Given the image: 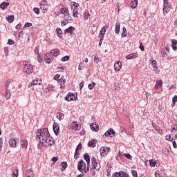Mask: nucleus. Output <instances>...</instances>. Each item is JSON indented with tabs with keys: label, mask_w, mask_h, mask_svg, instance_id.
<instances>
[{
	"label": "nucleus",
	"mask_w": 177,
	"mask_h": 177,
	"mask_svg": "<svg viewBox=\"0 0 177 177\" xmlns=\"http://www.w3.org/2000/svg\"><path fill=\"white\" fill-rule=\"evenodd\" d=\"M121 37L122 38H125V37H127V32H122Z\"/></svg>",
	"instance_id": "obj_63"
},
{
	"label": "nucleus",
	"mask_w": 177,
	"mask_h": 177,
	"mask_svg": "<svg viewBox=\"0 0 177 177\" xmlns=\"http://www.w3.org/2000/svg\"><path fill=\"white\" fill-rule=\"evenodd\" d=\"M24 71L26 74H32V72L34 71V68L32 67V65L30 64V62L27 61L24 62Z\"/></svg>",
	"instance_id": "obj_3"
},
{
	"label": "nucleus",
	"mask_w": 177,
	"mask_h": 177,
	"mask_svg": "<svg viewBox=\"0 0 177 177\" xmlns=\"http://www.w3.org/2000/svg\"><path fill=\"white\" fill-rule=\"evenodd\" d=\"M19 176V170L15 169L12 172V177H17Z\"/></svg>",
	"instance_id": "obj_41"
},
{
	"label": "nucleus",
	"mask_w": 177,
	"mask_h": 177,
	"mask_svg": "<svg viewBox=\"0 0 177 177\" xmlns=\"http://www.w3.org/2000/svg\"><path fill=\"white\" fill-rule=\"evenodd\" d=\"M55 142L53 138L49 137L48 139L46 140V146H44L45 147H48V146H53L55 145Z\"/></svg>",
	"instance_id": "obj_13"
},
{
	"label": "nucleus",
	"mask_w": 177,
	"mask_h": 177,
	"mask_svg": "<svg viewBox=\"0 0 177 177\" xmlns=\"http://www.w3.org/2000/svg\"><path fill=\"white\" fill-rule=\"evenodd\" d=\"M110 150H111L110 147H102V148L100 149L101 157H106L108 153H110Z\"/></svg>",
	"instance_id": "obj_5"
},
{
	"label": "nucleus",
	"mask_w": 177,
	"mask_h": 177,
	"mask_svg": "<svg viewBox=\"0 0 177 177\" xmlns=\"http://www.w3.org/2000/svg\"><path fill=\"white\" fill-rule=\"evenodd\" d=\"M33 12H35V13H36V15H39V8H33Z\"/></svg>",
	"instance_id": "obj_53"
},
{
	"label": "nucleus",
	"mask_w": 177,
	"mask_h": 177,
	"mask_svg": "<svg viewBox=\"0 0 177 177\" xmlns=\"http://www.w3.org/2000/svg\"><path fill=\"white\" fill-rule=\"evenodd\" d=\"M161 86H162V81L161 80H158L155 85L156 89H158V88H161Z\"/></svg>",
	"instance_id": "obj_32"
},
{
	"label": "nucleus",
	"mask_w": 177,
	"mask_h": 177,
	"mask_svg": "<svg viewBox=\"0 0 177 177\" xmlns=\"http://www.w3.org/2000/svg\"><path fill=\"white\" fill-rule=\"evenodd\" d=\"M31 26H32V24L26 22L24 26V28H27V27H31Z\"/></svg>",
	"instance_id": "obj_49"
},
{
	"label": "nucleus",
	"mask_w": 177,
	"mask_h": 177,
	"mask_svg": "<svg viewBox=\"0 0 177 177\" xmlns=\"http://www.w3.org/2000/svg\"><path fill=\"white\" fill-rule=\"evenodd\" d=\"M50 55H52L53 56H54L55 57L59 56V54L60 53V51L59 50L58 48H55L53 50H52L50 52Z\"/></svg>",
	"instance_id": "obj_19"
},
{
	"label": "nucleus",
	"mask_w": 177,
	"mask_h": 177,
	"mask_svg": "<svg viewBox=\"0 0 177 177\" xmlns=\"http://www.w3.org/2000/svg\"><path fill=\"white\" fill-rule=\"evenodd\" d=\"M138 53H133L126 56V59L127 60H131L133 59H136L138 57Z\"/></svg>",
	"instance_id": "obj_15"
},
{
	"label": "nucleus",
	"mask_w": 177,
	"mask_h": 177,
	"mask_svg": "<svg viewBox=\"0 0 177 177\" xmlns=\"http://www.w3.org/2000/svg\"><path fill=\"white\" fill-rule=\"evenodd\" d=\"M85 174H86V173L83 171V172H82V174L77 175V177H84L85 176Z\"/></svg>",
	"instance_id": "obj_64"
},
{
	"label": "nucleus",
	"mask_w": 177,
	"mask_h": 177,
	"mask_svg": "<svg viewBox=\"0 0 177 177\" xmlns=\"http://www.w3.org/2000/svg\"><path fill=\"white\" fill-rule=\"evenodd\" d=\"M152 127L155 129V131H156V132H158L159 130L160 129V127L157 126L156 123H152Z\"/></svg>",
	"instance_id": "obj_40"
},
{
	"label": "nucleus",
	"mask_w": 177,
	"mask_h": 177,
	"mask_svg": "<svg viewBox=\"0 0 177 177\" xmlns=\"http://www.w3.org/2000/svg\"><path fill=\"white\" fill-rule=\"evenodd\" d=\"M55 32H57V36L59 37V38H63V31L62 30V28H57L55 30Z\"/></svg>",
	"instance_id": "obj_23"
},
{
	"label": "nucleus",
	"mask_w": 177,
	"mask_h": 177,
	"mask_svg": "<svg viewBox=\"0 0 177 177\" xmlns=\"http://www.w3.org/2000/svg\"><path fill=\"white\" fill-rule=\"evenodd\" d=\"M95 85H96V83H95V82H92V83L89 84L88 89H90V91H92V89H93V88H95Z\"/></svg>",
	"instance_id": "obj_42"
},
{
	"label": "nucleus",
	"mask_w": 177,
	"mask_h": 177,
	"mask_svg": "<svg viewBox=\"0 0 177 177\" xmlns=\"http://www.w3.org/2000/svg\"><path fill=\"white\" fill-rule=\"evenodd\" d=\"M97 143V140L93 139L92 141L88 142V147H95Z\"/></svg>",
	"instance_id": "obj_20"
},
{
	"label": "nucleus",
	"mask_w": 177,
	"mask_h": 177,
	"mask_svg": "<svg viewBox=\"0 0 177 177\" xmlns=\"http://www.w3.org/2000/svg\"><path fill=\"white\" fill-rule=\"evenodd\" d=\"M16 138H10L9 140V145L11 147H16Z\"/></svg>",
	"instance_id": "obj_21"
},
{
	"label": "nucleus",
	"mask_w": 177,
	"mask_h": 177,
	"mask_svg": "<svg viewBox=\"0 0 177 177\" xmlns=\"http://www.w3.org/2000/svg\"><path fill=\"white\" fill-rule=\"evenodd\" d=\"M78 156H80V152L78 151L75 150V154H74L75 160H77V158H78Z\"/></svg>",
	"instance_id": "obj_54"
},
{
	"label": "nucleus",
	"mask_w": 177,
	"mask_h": 177,
	"mask_svg": "<svg viewBox=\"0 0 177 177\" xmlns=\"http://www.w3.org/2000/svg\"><path fill=\"white\" fill-rule=\"evenodd\" d=\"M156 161H154L153 160H149V165L151 167H156Z\"/></svg>",
	"instance_id": "obj_46"
},
{
	"label": "nucleus",
	"mask_w": 177,
	"mask_h": 177,
	"mask_svg": "<svg viewBox=\"0 0 177 177\" xmlns=\"http://www.w3.org/2000/svg\"><path fill=\"white\" fill-rule=\"evenodd\" d=\"M26 175L27 177H34V171L29 169L27 170Z\"/></svg>",
	"instance_id": "obj_30"
},
{
	"label": "nucleus",
	"mask_w": 177,
	"mask_h": 177,
	"mask_svg": "<svg viewBox=\"0 0 177 177\" xmlns=\"http://www.w3.org/2000/svg\"><path fill=\"white\" fill-rule=\"evenodd\" d=\"M53 128L54 133L57 136V135H59V132L60 131V127H59V124L54 122Z\"/></svg>",
	"instance_id": "obj_12"
},
{
	"label": "nucleus",
	"mask_w": 177,
	"mask_h": 177,
	"mask_svg": "<svg viewBox=\"0 0 177 177\" xmlns=\"http://www.w3.org/2000/svg\"><path fill=\"white\" fill-rule=\"evenodd\" d=\"M81 64H82V62H80L79 64L78 70H80V71L84 70V66H82Z\"/></svg>",
	"instance_id": "obj_61"
},
{
	"label": "nucleus",
	"mask_w": 177,
	"mask_h": 177,
	"mask_svg": "<svg viewBox=\"0 0 177 177\" xmlns=\"http://www.w3.org/2000/svg\"><path fill=\"white\" fill-rule=\"evenodd\" d=\"M77 97H75V95L73 93H69L65 97V100L67 102H71V100H75Z\"/></svg>",
	"instance_id": "obj_7"
},
{
	"label": "nucleus",
	"mask_w": 177,
	"mask_h": 177,
	"mask_svg": "<svg viewBox=\"0 0 177 177\" xmlns=\"http://www.w3.org/2000/svg\"><path fill=\"white\" fill-rule=\"evenodd\" d=\"M108 28H109V25L108 26L106 25L103 26V28L100 31V35H99L100 38H102V39L104 38V35L106 34V30H107Z\"/></svg>",
	"instance_id": "obj_10"
},
{
	"label": "nucleus",
	"mask_w": 177,
	"mask_h": 177,
	"mask_svg": "<svg viewBox=\"0 0 177 177\" xmlns=\"http://www.w3.org/2000/svg\"><path fill=\"white\" fill-rule=\"evenodd\" d=\"M113 176L114 177H129V175L128 174L124 172V171H120V172H115L113 174Z\"/></svg>",
	"instance_id": "obj_9"
},
{
	"label": "nucleus",
	"mask_w": 177,
	"mask_h": 177,
	"mask_svg": "<svg viewBox=\"0 0 177 177\" xmlns=\"http://www.w3.org/2000/svg\"><path fill=\"white\" fill-rule=\"evenodd\" d=\"M72 129L74 131H78V129L80 127H81L80 124H78L77 122H73L71 124Z\"/></svg>",
	"instance_id": "obj_24"
},
{
	"label": "nucleus",
	"mask_w": 177,
	"mask_h": 177,
	"mask_svg": "<svg viewBox=\"0 0 177 177\" xmlns=\"http://www.w3.org/2000/svg\"><path fill=\"white\" fill-rule=\"evenodd\" d=\"M6 20L8 23H13L15 21V15H9L6 17Z\"/></svg>",
	"instance_id": "obj_31"
},
{
	"label": "nucleus",
	"mask_w": 177,
	"mask_h": 177,
	"mask_svg": "<svg viewBox=\"0 0 177 177\" xmlns=\"http://www.w3.org/2000/svg\"><path fill=\"white\" fill-rule=\"evenodd\" d=\"M122 66V64L121 62H115L114 64V68L115 71H120L121 70V67Z\"/></svg>",
	"instance_id": "obj_17"
},
{
	"label": "nucleus",
	"mask_w": 177,
	"mask_h": 177,
	"mask_svg": "<svg viewBox=\"0 0 177 177\" xmlns=\"http://www.w3.org/2000/svg\"><path fill=\"white\" fill-rule=\"evenodd\" d=\"M123 156L127 158V160H132V156L129 153H124Z\"/></svg>",
	"instance_id": "obj_45"
},
{
	"label": "nucleus",
	"mask_w": 177,
	"mask_h": 177,
	"mask_svg": "<svg viewBox=\"0 0 177 177\" xmlns=\"http://www.w3.org/2000/svg\"><path fill=\"white\" fill-rule=\"evenodd\" d=\"M48 4L47 5H44V6H40V9H41V10L43 11V13H45V12H46V10H48Z\"/></svg>",
	"instance_id": "obj_38"
},
{
	"label": "nucleus",
	"mask_w": 177,
	"mask_h": 177,
	"mask_svg": "<svg viewBox=\"0 0 177 177\" xmlns=\"http://www.w3.org/2000/svg\"><path fill=\"white\" fill-rule=\"evenodd\" d=\"M59 78H60V75L57 74L54 76V80H55V81H59Z\"/></svg>",
	"instance_id": "obj_60"
},
{
	"label": "nucleus",
	"mask_w": 177,
	"mask_h": 177,
	"mask_svg": "<svg viewBox=\"0 0 177 177\" xmlns=\"http://www.w3.org/2000/svg\"><path fill=\"white\" fill-rule=\"evenodd\" d=\"M91 16V15H89L88 12H86L84 13V20H88V19H89V17Z\"/></svg>",
	"instance_id": "obj_47"
},
{
	"label": "nucleus",
	"mask_w": 177,
	"mask_h": 177,
	"mask_svg": "<svg viewBox=\"0 0 177 177\" xmlns=\"http://www.w3.org/2000/svg\"><path fill=\"white\" fill-rule=\"evenodd\" d=\"M59 12L62 15H64V17H68L70 16V12L66 8H61Z\"/></svg>",
	"instance_id": "obj_11"
},
{
	"label": "nucleus",
	"mask_w": 177,
	"mask_h": 177,
	"mask_svg": "<svg viewBox=\"0 0 177 177\" xmlns=\"http://www.w3.org/2000/svg\"><path fill=\"white\" fill-rule=\"evenodd\" d=\"M45 5H48V1L46 0H43L40 3V7L44 6Z\"/></svg>",
	"instance_id": "obj_48"
},
{
	"label": "nucleus",
	"mask_w": 177,
	"mask_h": 177,
	"mask_svg": "<svg viewBox=\"0 0 177 177\" xmlns=\"http://www.w3.org/2000/svg\"><path fill=\"white\" fill-rule=\"evenodd\" d=\"M44 62L48 64L52 62V58L49 57V54L44 55Z\"/></svg>",
	"instance_id": "obj_28"
},
{
	"label": "nucleus",
	"mask_w": 177,
	"mask_h": 177,
	"mask_svg": "<svg viewBox=\"0 0 177 177\" xmlns=\"http://www.w3.org/2000/svg\"><path fill=\"white\" fill-rule=\"evenodd\" d=\"M75 28L73 27V26H70L69 28H66L64 30V34H69L70 35H71L73 37V35H74V34H75Z\"/></svg>",
	"instance_id": "obj_6"
},
{
	"label": "nucleus",
	"mask_w": 177,
	"mask_h": 177,
	"mask_svg": "<svg viewBox=\"0 0 177 177\" xmlns=\"http://www.w3.org/2000/svg\"><path fill=\"white\" fill-rule=\"evenodd\" d=\"M80 6V4L78 3L73 2V4L71 6V9L73 10H77V8Z\"/></svg>",
	"instance_id": "obj_36"
},
{
	"label": "nucleus",
	"mask_w": 177,
	"mask_h": 177,
	"mask_svg": "<svg viewBox=\"0 0 177 177\" xmlns=\"http://www.w3.org/2000/svg\"><path fill=\"white\" fill-rule=\"evenodd\" d=\"M171 48L174 50H176L177 49V41L176 39L171 40Z\"/></svg>",
	"instance_id": "obj_27"
},
{
	"label": "nucleus",
	"mask_w": 177,
	"mask_h": 177,
	"mask_svg": "<svg viewBox=\"0 0 177 177\" xmlns=\"http://www.w3.org/2000/svg\"><path fill=\"white\" fill-rule=\"evenodd\" d=\"M58 83L59 85H61V86H63V85L66 84V80L64 78H61L58 80Z\"/></svg>",
	"instance_id": "obj_35"
},
{
	"label": "nucleus",
	"mask_w": 177,
	"mask_h": 177,
	"mask_svg": "<svg viewBox=\"0 0 177 177\" xmlns=\"http://www.w3.org/2000/svg\"><path fill=\"white\" fill-rule=\"evenodd\" d=\"M94 169H96V171H99V169H100V163L97 162L96 158L92 156L91 168L90 169V171H93Z\"/></svg>",
	"instance_id": "obj_4"
},
{
	"label": "nucleus",
	"mask_w": 177,
	"mask_h": 177,
	"mask_svg": "<svg viewBox=\"0 0 177 177\" xmlns=\"http://www.w3.org/2000/svg\"><path fill=\"white\" fill-rule=\"evenodd\" d=\"M151 65L153 66V71H155V73H160V71L158 70V68L157 67V62L156 60H153L151 62Z\"/></svg>",
	"instance_id": "obj_18"
},
{
	"label": "nucleus",
	"mask_w": 177,
	"mask_h": 177,
	"mask_svg": "<svg viewBox=\"0 0 177 177\" xmlns=\"http://www.w3.org/2000/svg\"><path fill=\"white\" fill-rule=\"evenodd\" d=\"M38 134L36 135V139L39 140V144L37 145L38 149L41 150L44 146H46V140L50 136L49 134V130L48 128L39 129L37 130Z\"/></svg>",
	"instance_id": "obj_1"
},
{
	"label": "nucleus",
	"mask_w": 177,
	"mask_h": 177,
	"mask_svg": "<svg viewBox=\"0 0 177 177\" xmlns=\"http://www.w3.org/2000/svg\"><path fill=\"white\" fill-rule=\"evenodd\" d=\"M73 17H78V16L77 15H78V11H77V10L73 9Z\"/></svg>",
	"instance_id": "obj_50"
},
{
	"label": "nucleus",
	"mask_w": 177,
	"mask_h": 177,
	"mask_svg": "<svg viewBox=\"0 0 177 177\" xmlns=\"http://www.w3.org/2000/svg\"><path fill=\"white\" fill-rule=\"evenodd\" d=\"M161 55L162 57H168V53H167V51H165V50H162L161 51Z\"/></svg>",
	"instance_id": "obj_44"
},
{
	"label": "nucleus",
	"mask_w": 177,
	"mask_h": 177,
	"mask_svg": "<svg viewBox=\"0 0 177 177\" xmlns=\"http://www.w3.org/2000/svg\"><path fill=\"white\" fill-rule=\"evenodd\" d=\"M8 45H14L15 41H13L12 39H9L8 41Z\"/></svg>",
	"instance_id": "obj_57"
},
{
	"label": "nucleus",
	"mask_w": 177,
	"mask_h": 177,
	"mask_svg": "<svg viewBox=\"0 0 177 177\" xmlns=\"http://www.w3.org/2000/svg\"><path fill=\"white\" fill-rule=\"evenodd\" d=\"M131 174L133 177H138V172L136 171V170H132Z\"/></svg>",
	"instance_id": "obj_55"
},
{
	"label": "nucleus",
	"mask_w": 177,
	"mask_h": 177,
	"mask_svg": "<svg viewBox=\"0 0 177 177\" xmlns=\"http://www.w3.org/2000/svg\"><path fill=\"white\" fill-rule=\"evenodd\" d=\"M104 136L106 138H113L115 136V131L113 129H110L104 133Z\"/></svg>",
	"instance_id": "obj_8"
},
{
	"label": "nucleus",
	"mask_w": 177,
	"mask_h": 177,
	"mask_svg": "<svg viewBox=\"0 0 177 177\" xmlns=\"http://www.w3.org/2000/svg\"><path fill=\"white\" fill-rule=\"evenodd\" d=\"M64 20L65 21H62L61 22V25L62 26H66V24H68L69 21H70V19H69V17H64Z\"/></svg>",
	"instance_id": "obj_26"
},
{
	"label": "nucleus",
	"mask_w": 177,
	"mask_h": 177,
	"mask_svg": "<svg viewBox=\"0 0 177 177\" xmlns=\"http://www.w3.org/2000/svg\"><path fill=\"white\" fill-rule=\"evenodd\" d=\"M121 27V25L120 24V23H117L115 25V34H120V28Z\"/></svg>",
	"instance_id": "obj_33"
},
{
	"label": "nucleus",
	"mask_w": 177,
	"mask_h": 177,
	"mask_svg": "<svg viewBox=\"0 0 177 177\" xmlns=\"http://www.w3.org/2000/svg\"><path fill=\"white\" fill-rule=\"evenodd\" d=\"M77 169L80 171V172H84L85 174L89 172V168H86V164H85V162H84L83 160H81L78 162Z\"/></svg>",
	"instance_id": "obj_2"
},
{
	"label": "nucleus",
	"mask_w": 177,
	"mask_h": 177,
	"mask_svg": "<svg viewBox=\"0 0 177 177\" xmlns=\"http://www.w3.org/2000/svg\"><path fill=\"white\" fill-rule=\"evenodd\" d=\"M166 138H166V140H169L170 142H172V140H174V137H172V138H171V135L166 136Z\"/></svg>",
	"instance_id": "obj_58"
},
{
	"label": "nucleus",
	"mask_w": 177,
	"mask_h": 177,
	"mask_svg": "<svg viewBox=\"0 0 177 177\" xmlns=\"http://www.w3.org/2000/svg\"><path fill=\"white\" fill-rule=\"evenodd\" d=\"M169 6H171V4H169V2L168 1L164 2L163 8H169Z\"/></svg>",
	"instance_id": "obj_51"
},
{
	"label": "nucleus",
	"mask_w": 177,
	"mask_h": 177,
	"mask_svg": "<svg viewBox=\"0 0 177 177\" xmlns=\"http://www.w3.org/2000/svg\"><path fill=\"white\" fill-rule=\"evenodd\" d=\"M61 60H62V62H68V60H70V56H68V55L64 56V57H63L61 59Z\"/></svg>",
	"instance_id": "obj_43"
},
{
	"label": "nucleus",
	"mask_w": 177,
	"mask_h": 177,
	"mask_svg": "<svg viewBox=\"0 0 177 177\" xmlns=\"http://www.w3.org/2000/svg\"><path fill=\"white\" fill-rule=\"evenodd\" d=\"M6 91L4 94L6 99H10V91L9 90V84H6Z\"/></svg>",
	"instance_id": "obj_16"
},
{
	"label": "nucleus",
	"mask_w": 177,
	"mask_h": 177,
	"mask_svg": "<svg viewBox=\"0 0 177 177\" xmlns=\"http://www.w3.org/2000/svg\"><path fill=\"white\" fill-rule=\"evenodd\" d=\"M90 128L93 132H97L99 131V124H97L96 122L92 123L90 125Z\"/></svg>",
	"instance_id": "obj_14"
},
{
	"label": "nucleus",
	"mask_w": 177,
	"mask_h": 177,
	"mask_svg": "<svg viewBox=\"0 0 177 177\" xmlns=\"http://www.w3.org/2000/svg\"><path fill=\"white\" fill-rule=\"evenodd\" d=\"M81 149H82V144L80 143L77 147H76V151H78V150H81Z\"/></svg>",
	"instance_id": "obj_56"
},
{
	"label": "nucleus",
	"mask_w": 177,
	"mask_h": 177,
	"mask_svg": "<svg viewBox=\"0 0 177 177\" xmlns=\"http://www.w3.org/2000/svg\"><path fill=\"white\" fill-rule=\"evenodd\" d=\"M10 3H6V2H3L1 3L0 5V8L3 10L6 9L7 6H9Z\"/></svg>",
	"instance_id": "obj_34"
},
{
	"label": "nucleus",
	"mask_w": 177,
	"mask_h": 177,
	"mask_svg": "<svg viewBox=\"0 0 177 177\" xmlns=\"http://www.w3.org/2000/svg\"><path fill=\"white\" fill-rule=\"evenodd\" d=\"M169 12V7H163V15L165 16Z\"/></svg>",
	"instance_id": "obj_39"
},
{
	"label": "nucleus",
	"mask_w": 177,
	"mask_h": 177,
	"mask_svg": "<svg viewBox=\"0 0 177 177\" xmlns=\"http://www.w3.org/2000/svg\"><path fill=\"white\" fill-rule=\"evenodd\" d=\"M56 117L59 121H62V120H64V114H63V113L62 112H57L56 113Z\"/></svg>",
	"instance_id": "obj_22"
},
{
	"label": "nucleus",
	"mask_w": 177,
	"mask_h": 177,
	"mask_svg": "<svg viewBox=\"0 0 177 177\" xmlns=\"http://www.w3.org/2000/svg\"><path fill=\"white\" fill-rule=\"evenodd\" d=\"M130 5L132 9H135L138 6V0H132Z\"/></svg>",
	"instance_id": "obj_29"
},
{
	"label": "nucleus",
	"mask_w": 177,
	"mask_h": 177,
	"mask_svg": "<svg viewBox=\"0 0 177 177\" xmlns=\"http://www.w3.org/2000/svg\"><path fill=\"white\" fill-rule=\"evenodd\" d=\"M61 165L64 169H66V168H67V162H62L61 163Z\"/></svg>",
	"instance_id": "obj_52"
},
{
	"label": "nucleus",
	"mask_w": 177,
	"mask_h": 177,
	"mask_svg": "<svg viewBox=\"0 0 177 177\" xmlns=\"http://www.w3.org/2000/svg\"><path fill=\"white\" fill-rule=\"evenodd\" d=\"M58 160H59V158H58V157H53V158H52V161L54 162H57Z\"/></svg>",
	"instance_id": "obj_62"
},
{
	"label": "nucleus",
	"mask_w": 177,
	"mask_h": 177,
	"mask_svg": "<svg viewBox=\"0 0 177 177\" xmlns=\"http://www.w3.org/2000/svg\"><path fill=\"white\" fill-rule=\"evenodd\" d=\"M172 102H173V104H175V103H176V102H177V95L174 96Z\"/></svg>",
	"instance_id": "obj_59"
},
{
	"label": "nucleus",
	"mask_w": 177,
	"mask_h": 177,
	"mask_svg": "<svg viewBox=\"0 0 177 177\" xmlns=\"http://www.w3.org/2000/svg\"><path fill=\"white\" fill-rule=\"evenodd\" d=\"M84 159L85 160V161H91V156L88 153H85L84 155Z\"/></svg>",
	"instance_id": "obj_37"
},
{
	"label": "nucleus",
	"mask_w": 177,
	"mask_h": 177,
	"mask_svg": "<svg viewBox=\"0 0 177 177\" xmlns=\"http://www.w3.org/2000/svg\"><path fill=\"white\" fill-rule=\"evenodd\" d=\"M20 144H21V146L22 149H27V146L28 145V142H27V140H22L21 141Z\"/></svg>",
	"instance_id": "obj_25"
}]
</instances>
